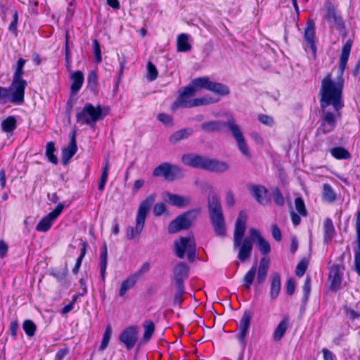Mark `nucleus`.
Wrapping results in <instances>:
<instances>
[{"label": "nucleus", "instance_id": "nucleus-1", "mask_svg": "<svg viewBox=\"0 0 360 360\" xmlns=\"http://www.w3.org/2000/svg\"><path fill=\"white\" fill-rule=\"evenodd\" d=\"M352 41L348 40L343 46L335 81L330 74L321 81L320 89V105L323 112L319 131L323 134L333 131L336 127V120L341 117V109L344 107L342 91L344 86L343 74L349 57Z\"/></svg>", "mask_w": 360, "mask_h": 360}, {"label": "nucleus", "instance_id": "nucleus-2", "mask_svg": "<svg viewBox=\"0 0 360 360\" xmlns=\"http://www.w3.org/2000/svg\"><path fill=\"white\" fill-rule=\"evenodd\" d=\"M200 89H206L220 96H227L230 94L228 86L222 83L212 82L207 77H198L193 79L189 85L179 89L178 98L173 103L172 110H176L179 108H190L212 103L214 101L212 98L190 99L195 95L197 90Z\"/></svg>", "mask_w": 360, "mask_h": 360}, {"label": "nucleus", "instance_id": "nucleus-3", "mask_svg": "<svg viewBox=\"0 0 360 360\" xmlns=\"http://www.w3.org/2000/svg\"><path fill=\"white\" fill-rule=\"evenodd\" d=\"M248 216L245 211H240L233 233V248L238 249V259L241 262H247L251 256L253 243L252 237L244 238Z\"/></svg>", "mask_w": 360, "mask_h": 360}, {"label": "nucleus", "instance_id": "nucleus-4", "mask_svg": "<svg viewBox=\"0 0 360 360\" xmlns=\"http://www.w3.org/2000/svg\"><path fill=\"white\" fill-rule=\"evenodd\" d=\"M181 160L188 167L215 173H223L229 169V165L226 162L193 153L184 155Z\"/></svg>", "mask_w": 360, "mask_h": 360}, {"label": "nucleus", "instance_id": "nucleus-5", "mask_svg": "<svg viewBox=\"0 0 360 360\" xmlns=\"http://www.w3.org/2000/svg\"><path fill=\"white\" fill-rule=\"evenodd\" d=\"M207 207L210 221L215 233L220 237L226 235L225 220L219 198L215 193H211L207 198Z\"/></svg>", "mask_w": 360, "mask_h": 360}, {"label": "nucleus", "instance_id": "nucleus-6", "mask_svg": "<svg viewBox=\"0 0 360 360\" xmlns=\"http://www.w3.org/2000/svg\"><path fill=\"white\" fill-rule=\"evenodd\" d=\"M155 200V195L150 194L141 202L136 217L135 229L132 226H128L127 229V239L131 240L136 235H139L141 233L145 226L147 214L150 212Z\"/></svg>", "mask_w": 360, "mask_h": 360}, {"label": "nucleus", "instance_id": "nucleus-7", "mask_svg": "<svg viewBox=\"0 0 360 360\" xmlns=\"http://www.w3.org/2000/svg\"><path fill=\"white\" fill-rule=\"evenodd\" d=\"M105 115L101 105L95 107L91 103H87L82 110L76 114V121L81 125L86 124L91 129H94L96 122L103 119Z\"/></svg>", "mask_w": 360, "mask_h": 360}, {"label": "nucleus", "instance_id": "nucleus-8", "mask_svg": "<svg viewBox=\"0 0 360 360\" xmlns=\"http://www.w3.org/2000/svg\"><path fill=\"white\" fill-rule=\"evenodd\" d=\"M200 211V209H193L178 216L169 224L168 232L173 234L182 230L188 229L197 219Z\"/></svg>", "mask_w": 360, "mask_h": 360}, {"label": "nucleus", "instance_id": "nucleus-9", "mask_svg": "<svg viewBox=\"0 0 360 360\" xmlns=\"http://www.w3.org/2000/svg\"><path fill=\"white\" fill-rule=\"evenodd\" d=\"M174 252L179 258H184L187 252L188 259L193 262L196 256V244L193 236L181 237L174 242Z\"/></svg>", "mask_w": 360, "mask_h": 360}, {"label": "nucleus", "instance_id": "nucleus-10", "mask_svg": "<svg viewBox=\"0 0 360 360\" xmlns=\"http://www.w3.org/2000/svg\"><path fill=\"white\" fill-rule=\"evenodd\" d=\"M227 127L237 142V146L240 153L247 158H251L248 146L245 142L243 133L238 125L236 124L234 118L231 116L227 120Z\"/></svg>", "mask_w": 360, "mask_h": 360}, {"label": "nucleus", "instance_id": "nucleus-11", "mask_svg": "<svg viewBox=\"0 0 360 360\" xmlns=\"http://www.w3.org/2000/svg\"><path fill=\"white\" fill-rule=\"evenodd\" d=\"M153 174L155 176H163L167 181H174L184 175L183 171L179 167L166 162L155 168Z\"/></svg>", "mask_w": 360, "mask_h": 360}, {"label": "nucleus", "instance_id": "nucleus-12", "mask_svg": "<svg viewBox=\"0 0 360 360\" xmlns=\"http://www.w3.org/2000/svg\"><path fill=\"white\" fill-rule=\"evenodd\" d=\"M26 86V81L12 80L11 86L7 88V89H10L8 100L13 103L22 104L24 102Z\"/></svg>", "mask_w": 360, "mask_h": 360}, {"label": "nucleus", "instance_id": "nucleus-13", "mask_svg": "<svg viewBox=\"0 0 360 360\" xmlns=\"http://www.w3.org/2000/svg\"><path fill=\"white\" fill-rule=\"evenodd\" d=\"M64 207H65L63 203H59L52 212L49 213L46 216L44 217L39 221L36 226V230L40 232L48 231L50 229L53 222L61 214V212L64 210Z\"/></svg>", "mask_w": 360, "mask_h": 360}, {"label": "nucleus", "instance_id": "nucleus-14", "mask_svg": "<svg viewBox=\"0 0 360 360\" xmlns=\"http://www.w3.org/2000/svg\"><path fill=\"white\" fill-rule=\"evenodd\" d=\"M139 330L136 326L126 328L120 334L119 340L124 344L127 350H131L138 340Z\"/></svg>", "mask_w": 360, "mask_h": 360}, {"label": "nucleus", "instance_id": "nucleus-15", "mask_svg": "<svg viewBox=\"0 0 360 360\" xmlns=\"http://www.w3.org/2000/svg\"><path fill=\"white\" fill-rule=\"evenodd\" d=\"M251 319L252 313L250 312V311L246 310L243 313V316L238 324L239 332L237 334V339L240 344L241 345L243 349L245 348L247 344L246 336L248 333Z\"/></svg>", "mask_w": 360, "mask_h": 360}, {"label": "nucleus", "instance_id": "nucleus-16", "mask_svg": "<svg viewBox=\"0 0 360 360\" xmlns=\"http://www.w3.org/2000/svg\"><path fill=\"white\" fill-rule=\"evenodd\" d=\"M315 37V25L313 20H309L307 23V27L304 30V39L306 41L309 49L312 52L314 57L316 54V47L314 43Z\"/></svg>", "mask_w": 360, "mask_h": 360}, {"label": "nucleus", "instance_id": "nucleus-17", "mask_svg": "<svg viewBox=\"0 0 360 360\" xmlns=\"http://www.w3.org/2000/svg\"><path fill=\"white\" fill-rule=\"evenodd\" d=\"M343 269V266L339 264H333L330 269L329 280L331 283V289L335 291L340 289Z\"/></svg>", "mask_w": 360, "mask_h": 360}, {"label": "nucleus", "instance_id": "nucleus-18", "mask_svg": "<svg viewBox=\"0 0 360 360\" xmlns=\"http://www.w3.org/2000/svg\"><path fill=\"white\" fill-rule=\"evenodd\" d=\"M250 234L252 237V240H257V245L259 250L262 255H266L271 252V246L269 243L260 234L259 231L255 229H250Z\"/></svg>", "mask_w": 360, "mask_h": 360}, {"label": "nucleus", "instance_id": "nucleus-19", "mask_svg": "<svg viewBox=\"0 0 360 360\" xmlns=\"http://www.w3.org/2000/svg\"><path fill=\"white\" fill-rule=\"evenodd\" d=\"M174 279L176 285H184V281L188 277L189 268L185 263L180 262L177 264L174 269Z\"/></svg>", "mask_w": 360, "mask_h": 360}, {"label": "nucleus", "instance_id": "nucleus-20", "mask_svg": "<svg viewBox=\"0 0 360 360\" xmlns=\"http://www.w3.org/2000/svg\"><path fill=\"white\" fill-rule=\"evenodd\" d=\"M77 150L76 142V131H72L70 134V141L68 147L62 150V162L66 165L69 160L74 156Z\"/></svg>", "mask_w": 360, "mask_h": 360}, {"label": "nucleus", "instance_id": "nucleus-21", "mask_svg": "<svg viewBox=\"0 0 360 360\" xmlns=\"http://www.w3.org/2000/svg\"><path fill=\"white\" fill-rule=\"evenodd\" d=\"M225 127H227V122L212 120L202 123L200 129L205 133H214L221 131Z\"/></svg>", "mask_w": 360, "mask_h": 360}, {"label": "nucleus", "instance_id": "nucleus-22", "mask_svg": "<svg viewBox=\"0 0 360 360\" xmlns=\"http://www.w3.org/2000/svg\"><path fill=\"white\" fill-rule=\"evenodd\" d=\"M270 298L274 300L276 299L280 293L281 288V276L278 273H273L270 276Z\"/></svg>", "mask_w": 360, "mask_h": 360}, {"label": "nucleus", "instance_id": "nucleus-23", "mask_svg": "<svg viewBox=\"0 0 360 360\" xmlns=\"http://www.w3.org/2000/svg\"><path fill=\"white\" fill-rule=\"evenodd\" d=\"M269 263V259L267 257H262L260 259L257 274V283L259 285H262L266 278Z\"/></svg>", "mask_w": 360, "mask_h": 360}, {"label": "nucleus", "instance_id": "nucleus-24", "mask_svg": "<svg viewBox=\"0 0 360 360\" xmlns=\"http://www.w3.org/2000/svg\"><path fill=\"white\" fill-rule=\"evenodd\" d=\"M250 190L259 203L262 205H266L268 203V200L266 198L268 191L264 186L252 185L250 186Z\"/></svg>", "mask_w": 360, "mask_h": 360}, {"label": "nucleus", "instance_id": "nucleus-25", "mask_svg": "<svg viewBox=\"0 0 360 360\" xmlns=\"http://www.w3.org/2000/svg\"><path fill=\"white\" fill-rule=\"evenodd\" d=\"M166 195V201L170 205L178 207H184L188 205L191 202V199L189 197H184L180 195L173 194L170 193H167Z\"/></svg>", "mask_w": 360, "mask_h": 360}, {"label": "nucleus", "instance_id": "nucleus-26", "mask_svg": "<svg viewBox=\"0 0 360 360\" xmlns=\"http://www.w3.org/2000/svg\"><path fill=\"white\" fill-rule=\"evenodd\" d=\"M325 18L329 22L338 26H342L343 25L341 18L337 15L335 8L331 3L326 4Z\"/></svg>", "mask_w": 360, "mask_h": 360}, {"label": "nucleus", "instance_id": "nucleus-27", "mask_svg": "<svg viewBox=\"0 0 360 360\" xmlns=\"http://www.w3.org/2000/svg\"><path fill=\"white\" fill-rule=\"evenodd\" d=\"M193 132V129L190 127L181 129L172 134L169 136V140L172 143L175 144L181 140L187 139Z\"/></svg>", "mask_w": 360, "mask_h": 360}, {"label": "nucleus", "instance_id": "nucleus-28", "mask_svg": "<svg viewBox=\"0 0 360 360\" xmlns=\"http://www.w3.org/2000/svg\"><path fill=\"white\" fill-rule=\"evenodd\" d=\"M176 48L179 52H188L191 50V45L188 42V36L186 34H180L176 39Z\"/></svg>", "mask_w": 360, "mask_h": 360}, {"label": "nucleus", "instance_id": "nucleus-29", "mask_svg": "<svg viewBox=\"0 0 360 360\" xmlns=\"http://www.w3.org/2000/svg\"><path fill=\"white\" fill-rule=\"evenodd\" d=\"M289 324V319L288 317L283 319V320L278 323L276 328L274 332V340L275 341H279L285 335Z\"/></svg>", "mask_w": 360, "mask_h": 360}, {"label": "nucleus", "instance_id": "nucleus-30", "mask_svg": "<svg viewBox=\"0 0 360 360\" xmlns=\"http://www.w3.org/2000/svg\"><path fill=\"white\" fill-rule=\"evenodd\" d=\"M71 78L72 83L71 84V91L73 94H77L81 89L84 82V75L81 71H76L72 73Z\"/></svg>", "mask_w": 360, "mask_h": 360}, {"label": "nucleus", "instance_id": "nucleus-31", "mask_svg": "<svg viewBox=\"0 0 360 360\" xmlns=\"http://www.w3.org/2000/svg\"><path fill=\"white\" fill-rule=\"evenodd\" d=\"M108 250L106 243H104L100 255V272L103 281L105 279V272L107 268Z\"/></svg>", "mask_w": 360, "mask_h": 360}, {"label": "nucleus", "instance_id": "nucleus-32", "mask_svg": "<svg viewBox=\"0 0 360 360\" xmlns=\"http://www.w3.org/2000/svg\"><path fill=\"white\" fill-rule=\"evenodd\" d=\"M323 231H324V241L325 243H328L332 240L333 236H335V228L333 224V221L330 219L327 218L323 224Z\"/></svg>", "mask_w": 360, "mask_h": 360}, {"label": "nucleus", "instance_id": "nucleus-33", "mask_svg": "<svg viewBox=\"0 0 360 360\" xmlns=\"http://www.w3.org/2000/svg\"><path fill=\"white\" fill-rule=\"evenodd\" d=\"M136 281H137L136 276H133V275L129 276L126 280H124L122 283L121 287H120V289L119 291V295L120 297H123L128 290L132 288L134 286Z\"/></svg>", "mask_w": 360, "mask_h": 360}, {"label": "nucleus", "instance_id": "nucleus-34", "mask_svg": "<svg viewBox=\"0 0 360 360\" xmlns=\"http://www.w3.org/2000/svg\"><path fill=\"white\" fill-rule=\"evenodd\" d=\"M143 327L144 328L143 341L147 342L150 340L154 333L155 324L151 320H146L143 322Z\"/></svg>", "mask_w": 360, "mask_h": 360}, {"label": "nucleus", "instance_id": "nucleus-35", "mask_svg": "<svg viewBox=\"0 0 360 360\" xmlns=\"http://www.w3.org/2000/svg\"><path fill=\"white\" fill-rule=\"evenodd\" d=\"M257 271V264H254L243 277V285L246 289H250L253 283Z\"/></svg>", "mask_w": 360, "mask_h": 360}, {"label": "nucleus", "instance_id": "nucleus-36", "mask_svg": "<svg viewBox=\"0 0 360 360\" xmlns=\"http://www.w3.org/2000/svg\"><path fill=\"white\" fill-rule=\"evenodd\" d=\"M331 155L338 160H347L351 158L349 152L343 147H335L330 150Z\"/></svg>", "mask_w": 360, "mask_h": 360}, {"label": "nucleus", "instance_id": "nucleus-37", "mask_svg": "<svg viewBox=\"0 0 360 360\" xmlns=\"http://www.w3.org/2000/svg\"><path fill=\"white\" fill-rule=\"evenodd\" d=\"M55 150L54 143L52 141L48 142L46 146V156L50 162L56 165L58 163V158L54 154Z\"/></svg>", "mask_w": 360, "mask_h": 360}, {"label": "nucleus", "instance_id": "nucleus-38", "mask_svg": "<svg viewBox=\"0 0 360 360\" xmlns=\"http://www.w3.org/2000/svg\"><path fill=\"white\" fill-rule=\"evenodd\" d=\"M16 128V119L9 116L1 122V129L4 132H11Z\"/></svg>", "mask_w": 360, "mask_h": 360}, {"label": "nucleus", "instance_id": "nucleus-39", "mask_svg": "<svg viewBox=\"0 0 360 360\" xmlns=\"http://www.w3.org/2000/svg\"><path fill=\"white\" fill-rule=\"evenodd\" d=\"M108 170H109V159H108V158H106L105 160V165H104V167L102 171L101 179L98 183V190L101 191H102L105 188V185L107 181V179H108Z\"/></svg>", "mask_w": 360, "mask_h": 360}, {"label": "nucleus", "instance_id": "nucleus-40", "mask_svg": "<svg viewBox=\"0 0 360 360\" xmlns=\"http://www.w3.org/2000/svg\"><path fill=\"white\" fill-rule=\"evenodd\" d=\"M323 198L330 202L335 201L336 199V194L332 187L328 184L323 185Z\"/></svg>", "mask_w": 360, "mask_h": 360}, {"label": "nucleus", "instance_id": "nucleus-41", "mask_svg": "<svg viewBox=\"0 0 360 360\" xmlns=\"http://www.w3.org/2000/svg\"><path fill=\"white\" fill-rule=\"evenodd\" d=\"M112 335V328L110 325L107 326L104 332V334L103 335L101 343L99 346V350H104L106 349V347L108 345V343L110 342V338Z\"/></svg>", "mask_w": 360, "mask_h": 360}, {"label": "nucleus", "instance_id": "nucleus-42", "mask_svg": "<svg viewBox=\"0 0 360 360\" xmlns=\"http://www.w3.org/2000/svg\"><path fill=\"white\" fill-rule=\"evenodd\" d=\"M22 328L27 336L33 337L35 334L37 326L32 321L27 319L23 322Z\"/></svg>", "mask_w": 360, "mask_h": 360}, {"label": "nucleus", "instance_id": "nucleus-43", "mask_svg": "<svg viewBox=\"0 0 360 360\" xmlns=\"http://www.w3.org/2000/svg\"><path fill=\"white\" fill-rule=\"evenodd\" d=\"M87 243L86 242H82V248L81 249V253L79 257L77 259L75 264L72 269V273L74 274H76L78 273L79 269L80 268L82 262L83 260L84 257L85 256L86 252V248H87Z\"/></svg>", "mask_w": 360, "mask_h": 360}, {"label": "nucleus", "instance_id": "nucleus-44", "mask_svg": "<svg viewBox=\"0 0 360 360\" xmlns=\"http://www.w3.org/2000/svg\"><path fill=\"white\" fill-rule=\"evenodd\" d=\"M158 72L156 67L150 62L147 63V75L146 77L149 81H154L157 79Z\"/></svg>", "mask_w": 360, "mask_h": 360}, {"label": "nucleus", "instance_id": "nucleus-45", "mask_svg": "<svg viewBox=\"0 0 360 360\" xmlns=\"http://www.w3.org/2000/svg\"><path fill=\"white\" fill-rule=\"evenodd\" d=\"M93 52L95 56V62L96 63H100L102 61L101 57V50L99 41L94 39L93 40Z\"/></svg>", "mask_w": 360, "mask_h": 360}, {"label": "nucleus", "instance_id": "nucleus-46", "mask_svg": "<svg viewBox=\"0 0 360 360\" xmlns=\"http://www.w3.org/2000/svg\"><path fill=\"white\" fill-rule=\"evenodd\" d=\"M295 205L297 211L299 214L303 217L307 216V212L305 207V205L303 199L301 197H298L295 200Z\"/></svg>", "mask_w": 360, "mask_h": 360}, {"label": "nucleus", "instance_id": "nucleus-47", "mask_svg": "<svg viewBox=\"0 0 360 360\" xmlns=\"http://www.w3.org/2000/svg\"><path fill=\"white\" fill-rule=\"evenodd\" d=\"M157 119L167 127H172L174 125L172 117L165 113L158 114Z\"/></svg>", "mask_w": 360, "mask_h": 360}, {"label": "nucleus", "instance_id": "nucleus-48", "mask_svg": "<svg viewBox=\"0 0 360 360\" xmlns=\"http://www.w3.org/2000/svg\"><path fill=\"white\" fill-rule=\"evenodd\" d=\"M303 291V302H306L308 300L309 295L311 292V279L309 276H307L305 279V282L302 287Z\"/></svg>", "mask_w": 360, "mask_h": 360}, {"label": "nucleus", "instance_id": "nucleus-49", "mask_svg": "<svg viewBox=\"0 0 360 360\" xmlns=\"http://www.w3.org/2000/svg\"><path fill=\"white\" fill-rule=\"evenodd\" d=\"M98 76L95 71H91L88 75L87 84L88 87L94 90L97 85Z\"/></svg>", "mask_w": 360, "mask_h": 360}, {"label": "nucleus", "instance_id": "nucleus-50", "mask_svg": "<svg viewBox=\"0 0 360 360\" xmlns=\"http://www.w3.org/2000/svg\"><path fill=\"white\" fill-rule=\"evenodd\" d=\"M273 197L274 200L276 205L279 206H283L284 205V198L281 192V191L278 188H275L273 190Z\"/></svg>", "mask_w": 360, "mask_h": 360}, {"label": "nucleus", "instance_id": "nucleus-51", "mask_svg": "<svg viewBox=\"0 0 360 360\" xmlns=\"http://www.w3.org/2000/svg\"><path fill=\"white\" fill-rule=\"evenodd\" d=\"M68 37L69 34L68 32L66 31L65 33V63H66V67L68 68L70 66V52L69 50V43H68Z\"/></svg>", "mask_w": 360, "mask_h": 360}, {"label": "nucleus", "instance_id": "nucleus-52", "mask_svg": "<svg viewBox=\"0 0 360 360\" xmlns=\"http://www.w3.org/2000/svg\"><path fill=\"white\" fill-rule=\"evenodd\" d=\"M258 120L262 124L268 126L272 127L274 124V120L272 117H270L267 115L261 114L258 116Z\"/></svg>", "mask_w": 360, "mask_h": 360}, {"label": "nucleus", "instance_id": "nucleus-53", "mask_svg": "<svg viewBox=\"0 0 360 360\" xmlns=\"http://www.w3.org/2000/svg\"><path fill=\"white\" fill-rule=\"evenodd\" d=\"M307 268V264L305 261H301L296 266L295 274L297 276H302Z\"/></svg>", "mask_w": 360, "mask_h": 360}, {"label": "nucleus", "instance_id": "nucleus-54", "mask_svg": "<svg viewBox=\"0 0 360 360\" xmlns=\"http://www.w3.org/2000/svg\"><path fill=\"white\" fill-rule=\"evenodd\" d=\"M184 293V285H181V288L179 285H176V292L174 296V302L181 304L183 302L182 295Z\"/></svg>", "mask_w": 360, "mask_h": 360}, {"label": "nucleus", "instance_id": "nucleus-55", "mask_svg": "<svg viewBox=\"0 0 360 360\" xmlns=\"http://www.w3.org/2000/svg\"><path fill=\"white\" fill-rule=\"evenodd\" d=\"M166 210V206L164 203H158L153 207V214L156 217L161 216Z\"/></svg>", "mask_w": 360, "mask_h": 360}, {"label": "nucleus", "instance_id": "nucleus-56", "mask_svg": "<svg viewBox=\"0 0 360 360\" xmlns=\"http://www.w3.org/2000/svg\"><path fill=\"white\" fill-rule=\"evenodd\" d=\"M272 237L276 241H281L282 238L281 232L280 229L276 224H273L271 226Z\"/></svg>", "mask_w": 360, "mask_h": 360}, {"label": "nucleus", "instance_id": "nucleus-57", "mask_svg": "<svg viewBox=\"0 0 360 360\" xmlns=\"http://www.w3.org/2000/svg\"><path fill=\"white\" fill-rule=\"evenodd\" d=\"M18 14L17 11H15L13 14V20L8 27V30L11 32H15L17 30V25H18Z\"/></svg>", "mask_w": 360, "mask_h": 360}, {"label": "nucleus", "instance_id": "nucleus-58", "mask_svg": "<svg viewBox=\"0 0 360 360\" xmlns=\"http://www.w3.org/2000/svg\"><path fill=\"white\" fill-rule=\"evenodd\" d=\"M10 97V89L6 87L0 86V102L5 103Z\"/></svg>", "mask_w": 360, "mask_h": 360}, {"label": "nucleus", "instance_id": "nucleus-59", "mask_svg": "<svg viewBox=\"0 0 360 360\" xmlns=\"http://www.w3.org/2000/svg\"><path fill=\"white\" fill-rule=\"evenodd\" d=\"M226 203L229 207H232L235 205V197L231 191H227L226 194Z\"/></svg>", "mask_w": 360, "mask_h": 360}, {"label": "nucleus", "instance_id": "nucleus-60", "mask_svg": "<svg viewBox=\"0 0 360 360\" xmlns=\"http://www.w3.org/2000/svg\"><path fill=\"white\" fill-rule=\"evenodd\" d=\"M150 269V263L149 262H145L141 269L133 276H136V279L138 280L139 277H141L143 274L148 272Z\"/></svg>", "mask_w": 360, "mask_h": 360}, {"label": "nucleus", "instance_id": "nucleus-61", "mask_svg": "<svg viewBox=\"0 0 360 360\" xmlns=\"http://www.w3.org/2000/svg\"><path fill=\"white\" fill-rule=\"evenodd\" d=\"M295 291V282L293 279H288L286 284V292L288 295H292Z\"/></svg>", "mask_w": 360, "mask_h": 360}, {"label": "nucleus", "instance_id": "nucleus-62", "mask_svg": "<svg viewBox=\"0 0 360 360\" xmlns=\"http://www.w3.org/2000/svg\"><path fill=\"white\" fill-rule=\"evenodd\" d=\"M323 360H334L335 355L333 354L331 351L328 349L327 348H323L322 349Z\"/></svg>", "mask_w": 360, "mask_h": 360}, {"label": "nucleus", "instance_id": "nucleus-63", "mask_svg": "<svg viewBox=\"0 0 360 360\" xmlns=\"http://www.w3.org/2000/svg\"><path fill=\"white\" fill-rule=\"evenodd\" d=\"M68 274V269L65 268V271L63 272H52L51 275H53L58 281H63L67 276Z\"/></svg>", "mask_w": 360, "mask_h": 360}, {"label": "nucleus", "instance_id": "nucleus-64", "mask_svg": "<svg viewBox=\"0 0 360 360\" xmlns=\"http://www.w3.org/2000/svg\"><path fill=\"white\" fill-rule=\"evenodd\" d=\"M354 267L355 271L360 276V252L354 254Z\"/></svg>", "mask_w": 360, "mask_h": 360}]
</instances>
